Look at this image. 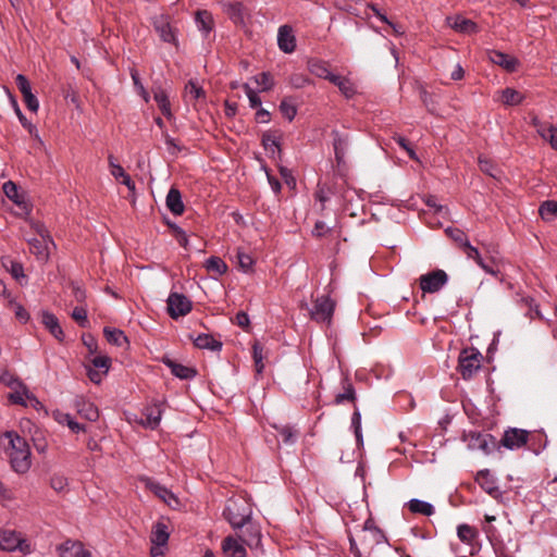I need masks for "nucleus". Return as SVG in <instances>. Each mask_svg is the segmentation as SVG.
<instances>
[{"label": "nucleus", "instance_id": "obj_36", "mask_svg": "<svg viewBox=\"0 0 557 557\" xmlns=\"http://www.w3.org/2000/svg\"><path fill=\"white\" fill-rule=\"evenodd\" d=\"M185 98L187 101L206 99V91L194 79H189L185 85Z\"/></svg>", "mask_w": 557, "mask_h": 557}, {"label": "nucleus", "instance_id": "obj_10", "mask_svg": "<svg viewBox=\"0 0 557 557\" xmlns=\"http://www.w3.org/2000/svg\"><path fill=\"white\" fill-rule=\"evenodd\" d=\"M169 537L170 532L165 523L157 522L153 524L150 535L152 544L150 554L152 557L162 556L164 554V547L168 545Z\"/></svg>", "mask_w": 557, "mask_h": 557}, {"label": "nucleus", "instance_id": "obj_33", "mask_svg": "<svg viewBox=\"0 0 557 557\" xmlns=\"http://www.w3.org/2000/svg\"><path fill=\"white\" fill-rule=\"evenodd\" d=\"M103 333H104L107 341L112 345L122 347V346L128 344V339H127L126 335L120 329L107 326L103 329Z\"/></svg>", "mask_w": 557, "mask_h": 557}, {"label": "nucleus", "instance_id": "obj_28", "mask_svg": "<svg viewBox=\"0 0 557 557\" xmlns=\"http://www.w3.org/2000/svg\"><path fill=\"white\" fill-rule=\"evenodd\" d=\"M4 195L21 208H26L24 194L20 193L18 186L13 181H8L2 186Z\"/></svg>", "mask_w": 557, "mask_h": 557}, {"label": "nucleus", "instance_id": "obj_9", "mask_svg": "<svg viewBox=\"0 0 557 557\" xmlns=\"http://www.w3.org/2000/svg\"><path fill=\"white\" fill-rule=\"evenodd\" d=\"M168 312L172 319L188 314L193 309V302L184 295L171 292L168 299Z\"/></svg>", "mask_w": 557, "mask_h": 557}, {"label": "nucleus", "instance_id": "obj_50", "mask_svg": "<svg viewBox=\"0 0 557 557\" xmlns=\"http://www.w3.org/2000/svg\"><path fill=\"white\" fill-rule=\"evenodd\" d=\"M445 232L460 248H463L469 243L467 234L458 227L448 226Z\"/></svg>", "mask_w": 557, "mask_h": 557}, {"label": "nucleus", "instance_id": "obj_25", "mask_svg": "<svg viewBox=\"0 0 557 557\" xmlns=\"http://www.w3.org/2000/svg\"><path fill=\"white\" fill-rule=\"evenodd\" d=\"M222 552L226 557H247L245 546L232 536L223 540Z\"/></svg>", "mask_w": 557, "mask_h": 557}, {"label": "nucleus", "instance_id": "obj_19", "mask_svg": "<svg viewBox=\"0 0 557 557\" xmlns=\"http://www.w3.org/2000/svg\"><path fill=\"white\" fill-rule=\"evenodd\" d=\"M487 57L492 63L502 66L504 70L508 72H515L519 64L517 58L498 50H488Z\"/></svg>", "mask_w": 557, "mask_h": 557}, {"label": "nucleus", "instance_id": "obj_24", "mask_svg": "<svg viewBox=\"0 0 557 557\" xmlns=\"http://www.w3.org/2000/svg\"><path fill=\"white\" fill-rule=\"evenodd\" d=\"M243 535L240 536L242 542L250 548H257L261 545L262 534L260 527L251 521L245 525Z\"/></svg>", "mask_w": 557, "mask_h": 557}, {"label": "nucleus", "instance_id": "obj_41", "mask_svg": "<svg viewBox=\"0 0 557 557\" xmlns=\"http://www.w3.org/2000/svg\"><path fill=\"white\" fill-rule=\"evenodd\" d=\"M362 530L369 531L371 533L373 541L376 545L387 542L384 532L379 527H376L375 522L371 518L364 521Z\"/></svg>", "mask_w": 557, "mask_h": 557}, {"label": "nucleus", "instance_id": "obj_53", "mask_svg": "<svg viewBox=\"0 0 557 557\" xmlns=\"http://www.w3.org/2000/svg\"><path fill=\"white\" fill-rule=\"evenodd\" d=\"M290 86L296 89L304 88L308 85H311L313 82L312 79L302 73H294L289 76L288 79Z\"/></svg>", "mask_w": 557, "mask_h": 557}, {"label": "nucleus", "instance_id": "obj_20", "mask_svg": "<svg viewBox=\"0 0 557 557\" xmlns=\"http://www.w3.org/2000/svg\"><path fill=\"white\" fill-rule=\"evenodd\" d=\"M476 482L488 495L494 498L502 494L494 475L487 469L478 472Z\"/></svg>", "mask_w": 557, "mask_h": 557}, {"label": "nucleus", "instance_id": "obj_29", "mask_svg": "<svg viewBox=\"0 0 557 557\" xmlns=\"http://www.w3.org/2000/svg\"><path fill=\"white\" fill-rule=\"evenodd\" d=\"M330 82L337 86L339 91L347 99L352 98L357 92L354 83L347 77L335 74L330 77Z\"/></svg>", "mask_w": 557, "mask_h": 557}, {"label": "nucleus", "instance_id": "obj_38", "mask_svg": "<svg viewBox=\"0 0 557 557\" xmlns=\"http://www.w3.org/2000/svg\"><path fill=\"white\" fill-rule=\"evenodd\" d=\"M205 268L209 273H213L215 275H223L227 271V264L216 256H211L205 262Z\"/></svg>", "mask_w": 557, "mask_h": 557}, {"label": "nucleus", "instance_id": "obj_21", "mask_svg": "<svg viewBox=\"0 0 557 557\" xmlns=\"http://www.w3.org/2000/svg\"><path fill=\"white\" fill-rule=\"evenodd\" d=\"M41 323L57 341H64L65 335L55 314L47 310H42Z\"/></svg>", "mask_w": 557, "mask_h": 557}, {"label": "nucleus", "instance_id": "obj_11", "mask_svg": "<svg viewBox=\"0 0 557 557\" xmlns=\"http://www.w3.org/2000/svg\"><path fill=\"white\" fill-rule=\"evenodd\" d=\"M529 443V431L518 428L507 429L500 440V445L509 450H516Z\"/></svg>", "mask_w": 557, "mask_h": 557}, {"label": "nucleus", "instance_id": "obj_45", "mask_svg": "<svg viewBox=\"0 0 557 557\" xmlns=\"http://www.w3.org/2000/svg\"><path fill=\"white\" fill-rule=\"evenodd\" d=\"M546 438L543 433H529L528 448L535 455H539L546 447Z\"/></svg>", "mask_w": 557, "mask_h": 557}, {"label": "nucleus", "instance_id": "obj_35", "mask_svg": "<svg viewBox=\"0 0 557 557\" xmlns=\"http://www.w3.org/2000/svg\"><path fill=\"white\" fill-rule=\"evenodd\" d=\"M30 248V252L34 253L38 259L46 260L48 259V243L49 240L39 239V238H29L27 239Z\"/></svg>", "mask_w": 557, "mask_h": 557}, {"label": "nucleus", "instance_id": "obj_14", "mask_svg": "<svg viewBox=\"0 0 557 557\" xmlns=\"http://www.w3.org/2000/svg\"><path fill=\"white\" fill-rule=\"evenodd\" d=\"M458 539L470 546V555H474L479 552L480 545L478 543L479 532L475 528L462 523L457 527Z\"/></svg>", "mask_w": 557, "mask_h": 557}, {"label": "nucleus", "instance_id": "obj_51", "mask_svg": "<svg viewBox=\"0 0 557 557\" xmlns=\"http://www.w3.org/2000/svg\"><path fill=\"white\" fill-rule=\"evenodd\" d=\"M236 257H237V260H238L239 268L245 273H248L249 271L252 270V267L255 264V260H253V258L249 253H247L243 249L238 248Z\"/></svg>", "mask_w": 557, "mask_h": 557}, {"label": "nucleus", "instance_id": "obj_54", "mask_svg": "<svg viewBox=\"0 0 557 557\" xmlns=\"http://www.w3.org/2000/svg\"><path fill=\"white\" fill-rule=\"evenodd\" d=\"M454 29L460 33H474L478 29L476 24L468 18H457L453 25Z\"/></svg>", "mask_w": 557, "mask_h": 557}, {"label": "nucleus", "instance_id": "obj_34", "mask_svg": "<svg viewBox=\"0 0 557 557\" xmlns=\"http://www.w3.org/2000/svg\"><path fill=\"white\" fill-rule=\"evenodd\" d=\"M222 8L234 23L244 22L243 4L240 2H222Z\"/></svg>", "mask_w": 557, "mask_h": 557}, {"label": "nucleus", "instance_id": "obj_32", "mask_svg": "<svg viewBox=\"0 0 557 557\" xmlns=\"http://www.w3.org/2000/svg\"><path fill=\"white\" fill-rule=\"evenodd\" d=\"M153 99L157 102L160 111L166 119H172L173 113L171 110V102L169 100V96L164 89L161 87L153 90Z\"/></svg>", "mask_w": 557, "mask_h": 557}, {"label": "nucleus", "instance_id": "obj_17", "mask_svg": "<svg viewBox=\"0 0 557 557\" xmlns=\"http://www.w3.org/2000/svg\"><path fill=\"white\" fill-rule=\"evenodd\" d=\"M277 46L284 53H292L296 49V37L289 25H282L277 30Z\"/></svg>", "mask_w": 557, "mask_h": 557}, {"label": "nucleus", "instance_id": "obj_18", "mask_svg": "<svg viewBox=\"0 0 557 557\" xmlns=\"http://www.w3.org/2000/svg\"><path fill=\"white\" fill-rule=\"evenodd\" d=\"M0 383H2L3 385H5L10 388L17 387V388L22 389L24 392V394L26 395V398L33 399L36 403H38L37 398L33 394L29 393L27 385L15 374L11 373L9 370L0 368Z\"/></svg>", "mask_w": 557, "mask_h": 557}, {"label": "nucleus", "instance_id": "obj_62", "mask_svg": "<svg viewBox=\"0 0 557 557\" xmlns=\"http://www.w3.org/2000/svg\"><path fill=\"white\" fill-rule=\"evenodd\" d=\"M243 89L249 100V104L251 108L261 107V98L259 97L258 92L250 87L248 83L243 84Z\"/></svg>", "mask_w": 557, "mask_h": 557}, {"label": "nucleus", "instance_id": "obj_63", "mask_svg": "<svg viewBox=\"0 0 557 557\" xmlns=\"http://www.w3.org/2000/svg\"><path fill=\"white\" fill-rule=\"evenodd\" d=\"M71 317L79 324L82 327H86L88 325L87 310L82 307H75L72 311Z\"/></svg>", "mask_w": 557, "mask_h": 557}, {"label": "nucleus", "instance_id": "obj_3", "mask_svg": "<svg viewBox=\"0 0 557 557\" xmlns=\"http://www.w3.org/2000/svg\"><path fill=\"white\" fill-rule=\"evenodd\" d=\"M335 307V301L327 295L318 297L314 300L312 308H310L306 301L300 304L301 309H307L309 311L311 320L318 323H325L327 325L332 323Z\"/></svg>", "mask_w": 557, "mask_h": 557}, {"label": "nucleus", "instance_id": "obj_31", "mask_svg": "<svg viewBox=\"0 0 557 557\" xmlns=\"http://www.w3.org/2000/svg\"><path fill=\"white\" fill-rule=\"evenodd\" d=\"M194 344L197 348L208 349L211 351H220L222 349V342L215 339L211 334L201 333L194 338Z\"/></svg>", "mask_w": 557, "mask_h": 557}, {"label": "nucleus", "instance_id": "obj_4", "mask_svg": "<svg viewBox=\"0 0 557 557\" xmlns=\"http://www.w3.org/2000/svg\"><path fill=\"white\" fill-rule=\"evenodd\" d=\"M331 137L336 166L339 171L346 170L352 136L349 133L334 128L331 132Z\"/></svg>", "mask_w": 557, "mask_h": 557}, {"label": "nucleus", "instance_id": "obj_27", "mask_svg": "<svg viewBox=\"0 0 557 557\" xmlns=\"http://www.w3.org/2000/svg\"><path fill=\"white\" fill-rule=\"evenodd\" d=\"M405 506L410 512L425 517H430L435 512V508L431 503L418 498L408 500Z\"/></svg>", "mask_w": 557, "mask_h": 557}, {"label": "nucleus", "instance_id": "obj_55", "mask_svg": "<svg viewBox=\"0 0 557 557\" xmlns=\"http://www.w3.org/2000/svg\"><path fill=\"white\" fill-rule=\"evenodd\" d=\"M479 166L482 172L485 174L496 178L499 171L497 166L494 164V162L487 158H484L482 156L479 157Z\"/></svg>", "mask_w": 557, "mask_h": 557}, {"label": "nucleus", "instance_id": "obj_15", "mask_svg": "<svg viewBox=\"0 0 557 557\" xmlns=\"http://www.w3.org/2000/svg\"><path fill=\"white\" fill-rule=\"evenodd\" d=\"M194 22L203 39L208 38L214 29V18L211 12L207 10H198L195 12Z\"/></svg>", "mask_w": 557, "mask_h": 557}, {"label": "nucleus", "instance_id": "obj_16", "mask_svg": "<svg viewBox=\"0 0 557 557\" xmlns=\"http://www.w3.org/2000/svg\"><path fill=\"white\" fill-rule=\"evenodd\" d=\"M161 362L171 370L174 376L181 380H193L197 375L196 369L178 363L168 356H163Z\"/></svg>", "mask_w": 557, "mask_h": 557}, {"label": "nucleus", "instance_id": "obj_26", "mask_svg": "<svg viewBox=\"0 0 557 557\" xmlns=\"http://www.w3.org/2000/svg\"><path fill=\"white\" fill-rule=\"evenodd\" d=\"M165 203H166L168 209L174 215H181V214H183V212L185 210V206H184V202L182 199V194L175 187L170 188V190L166 195V198H165Z\"/></svg>", "mask_w": 557, "mask_h": 557}, {"label": "nucleus", "instance_id": "obj_58", "mask_svg": "<svg viewBox=\"0 0 557 557\" xmlns=\"http://www.w3.org/2000/svg\"><path fill=\"white\" fill-rule=\"evenodd\" d=\"M540 136L548 141L554 150H557V126L548 125L543 133L540 131Z\"/></svg>", "mask_w": 557, "mask_h": 557}, {"label": "nucleus", "instance_id": "obj_46", "mask_svg": "<svg viewBox=\"0 0 557 557\" xmlns=\"http://www.w3.org/2000/svg\"><path fill=\"white\" fill-rule=\"evenodd\" d=\"M350 428L354 431V434H355L358 445L362 446L363 445V435H362V429H361V412L357 407H355V411L352 412V416H351Z\"/></svg>", "mask_w": 557, "mask_h": 557}, {"label": "nucleus", "instance_id": "obj_61", "mask_svg": "<svg viewBox=\"0 0 557 557\" xmlns=\"http://www.w3.org/2000/svg\"><path fill=\"white\" fill-rule=\"evenodd\" d=\"M69 485V480L62 474H53L50 479V486L57 492H65Z\"/></svg>", "mask_w": 557, "mask_h": 557}, {"label": "nucleus", "instance_id": "obj_59", "mask_svg": "<svg viewBox=\"0 0 557 557\" xmlns=\"http://www.w3.org/2000/svg\"><path fill=\"white\" fill-rule=\"evenodd\" d=\"M79 413L89 421H96L99 418V410L92 403H84L79 408Z\"/></svg>", "mask_w": 557, "mask_h": 557}, {"label": "nucleus", "instance_id": "obj_13", "mask_svg": "<svg viewBox=\"0 0 557 557\" xmlns=\"http://www.w3.org/2000/svg\"><path fill=\"white\" fill-rule=\"evenodd\" d=\"M162 413L163 405L161 403L147 405L143 409L140 423L147 429L156 430L160 425Z\"/></svg>", "mask_w": 557, "mask_h": 557}, {"label": "nucleus", "instance_id": "obj_12", "mask_svg": "<svg viewBox=\"0 0 557 557\" xmlns=\"http://www.w3.org/2000/svg\"><path fill=\"white\" fill-rule=\"evenodd\" d=\"M146 487L151 491L157 497L162 499L171 508H177L181 503L177 496L166 486L156 482L149 478L145 479Z\"/></svg>", "mask_w": 557, "mask_h": 557}, {"label": "nucleus", "instance_id": "obj_49", "mask_svg": "<svg viewBox=\"0 0 557 557\" xmlns=\"http://www.w3.org/2000/svg\"><path fill=\"white\" fill-rule=\"evenodd\" d=\"M129 75H131V78L133 81L134 87L137 90V92L140 95V97L144 99L145 102H149L150 95L147 91V89L145 88V86L143 85L139 74H138V71L136 69L132 67L129 70Z\"/></svg>", "mask_w": 557, "mask_h": 557}, {"label": "nucleus", "instance_id": "obj_22", "mask_svg": "<svg viewBox=\"0 0 557 557\" xmlns=\"http://www.w3.org/2000/svg\"><path fill=\"white\" fill-rule=\"evenodd\" d=\"M153 27L164 42L176 44L175 33L168 21V17L157 16L153 18Z\"/></svg>", "mask_w": 557, "mask_h": 557}, {"label": "nucleus", "instance_id": "obj_30", "mask_svg": "<svg viewBox=\"0 0 557 557\" xmlns=\"http://www.w3.org/2000/svg\"><path fill=\"white\" fill-rule=\"evenodd\" d=\"M2 265L7 269V271L12 275L21 284L22 281H27V277L24 273V267L21 262L13 260L9 257H3L1 259Z\"/></svg>", "mask_w": 557, "mask_h": 557}, {"label": "nucleus", "instance_id": "obj_23", "mask_svg": "<svg viewBox=\"0 0 557 557\" xmlns=\"http://www.w3.org/2000/svg\"><path fill=\"white\" fill-rule=\"evenodd\" d=\"M110 173L111 175L117 180L121 184L125 185L128 190L134 191L136 186L131 176L124 171V169L116 163L115 158L110 154L108 157Z\"/></svg>", "mask_w": 557, "mask_h": 557}, {"label": "nucleus", "instance_id": "obj_64", "mask_svg": "<svg viewBox=\"0 0 557 557\" xmlns=\"http://www.w3.org/2000/svg\"><path fill=\"white\" fill-rule=\"evenodd\" d=\"M256 83L261 86V90L267 91L273 87L271 75L268 72H262L255 77Z\"/></svg>", "mask_w": 557, "mask_h": 557}, {"label": "nucleus", "instance_id": "obj_5", "mask_svg": "<svg viewBox=\"0 0 557 557\" xmlns=\"http://www.w3.org/2000/svg\"><path fill=\"white\" fill-rule=\"evenodd\" d=\"M482 354L476 348L462 349L458 358V370L463 380H470L481 368Z\"/></svg>", "mask_w": 557, "mask_h": 557}, {"label": "nucleus", "instance_id": "obj_57", "mask_svg": "<svg viewBox=\"0 0 557 557\" xmlns=\"http://www.w3.org/2000/svg\"><path fill=\"white\" fill-rule=\"evenodd\" d=\"M521 304L529 308L528 315L533 319L534 317L543 319V315L540 311L539 305L536 304L535 299L527 296L522 297L520 299Z\"/></svg>", "mask_w": 557, "mask_h": 557}, {"label": "nucleus", "instance_id": "obj_8", "mask_svg": "<svg viewBox=\"0 0 557 557\" xmlns=\"http://www.w3.org/2000/svg\"><path fill=\"white\" fill-rule=\"evenodd\" d=\"M420 288L424 293L440 292L448 282V275L444 270L437 269L420 276Z\"/></svg>", "mask_w": 557, "mask_h": 557}, {"label": "nucleus", "instance_id": "obj_52", "mask_svg": "<svg viewBox=\"0 0 557 557\" xmlns=\"http://www.w3.org/2000/svg\"><path fill=\"white\" fill-rule=\"evenodd\" d=\"M168 226L172 230L174 237L177 243L185 249L188 248V236L187 233L176 223L168 221Z\"/></svg>", "mask_w": 557, "mask_h": 557}, {"label": "nucleus", "instance_id": "obj_48", "mask_svg": "<svg viewBox=\"0 0 557 557\" xmlns=\"http://www.w3.org/2000/svg\"><path fill=\"white\" fill-rule=\"evenodd\" d=\"M277 434L286 445H293L297 442V431L289 425H283L277 429Z\"/></svg>", "mask_w": 557, "mask_h": 557}, {"label": "nucleus", "instance_id": "obj_2", "mask_svg": "<svg viewBox=\"0 0 557 557\" xmlns=\"http://www.w3.org/2000/svg\"><path fill=\"white\" fill-rule=\"evenodd\" d=\"M252 511L243 500L228 499L223 509V517L233 529H243L251 520Z\"/></svg>", "mask_w": 557, "mask_h": 557}, {"label": "nucleus", "instance_id": "obj_43", "mask_svg": "<svg viewBox=\"0 0 557 557\" xmlns=\"http://www.w3.org/2000/svg\"><path fill=\"white\" fill-rule=\"evenodd\" d=\"M11 102L13 104L14 112L17 115L18 121L22 124V126L24 128H26L32 136L39 138L37 127L26 119V116L23 114L22 110L20 109L17 101L14 98H12Z\"/></svg>", "mask_w": 557, "mask_h": 557}, {"label": "nucleus", "instance_id": "obj_6", "mask_svg": "<svg viewBox=\"0 0 557 557\" xmlns=\"http://www.w3.org/2000/svg\"><path fill=\"white\" fill-rule=\"evenodd\" d=\"M463 441L470 450H480L485 455H490L499 446L496 438L490 433L480 431H469L463 434Z\"/></svg>", "mask_w": 557, "mask_h": 557}, {"label": "nucleus", "instance_id": "obj_60", "mask_svg": "<svg viewBox=\"0 0 557 557\" xmlns=\"http://www.w3.org/2000/svg\"><path fill=\"white\" fill-rule=\"evenodd\" d=\"M91 368L96 370H102L103 374H107L109 372V369L111 367V358L108 356H96L91 360Z\"/></svg>", "mask_w": 557, "mask_h": 557}, {"label": "nucleus", "instance_id": "obj_37", "mask_svg": "<svg viewBox=\"0 0 557 557\" xmlns=\"http://www.w3.org/2000/svg\"><path fill=\"white\" fill-rule=\"evenodd\" d=\"M282 115L292 122L297 115V104L293 97H284L278 106Z\"/></svg>", "mask_w": 557, "mask_h": 557}, {"label": "nucleus", "instance_id": "obj_42", "mask_svg": "<svg viewBox=\"0 0 557 557\" xmlns=\"http://www.w3.org/2000/svg\"><path fill=\"white\" fill-rule=\"evenodd\" d=\"M84 549L82 543L67 541L60 546V555L61 557H79Z\"/></svg>", "mask_w": 557, "mask_h": 557}, {"label": "nucleus", "instance_id": "obj_40", "mask_svg": "<svg viewBox=\"0 0 557 557\" xmlns=\"http://www.w3.org/2000/svg\"><path fill=\"white\" fill-rule=\"evenodd\" d=\"M539 213L544 221H554L557 216V201L545 200L544 202L541 203L539 208Z\"/></svg>", "mask_w": 557, "mask_h": 557}, {"label": "nucleus", "instance_id": "obj_47", "mask_svg": "<svg viewBox=\"0 0 557 557\" xmlns=\"http://www.w3.org/2000/svg\"><path fill=\"white\" fill-rule=\"evenodd\" d=\"M502 101L507 106H517L523 101V96L512 88H505L502 91Z\"/></svg>", "mask_w": 557, "mask_h": 557}, {"label": "nucleus", "instance_id": "obj_56", "mask_svg": "<svg viewBox=\"0 0 557 557\" xmlns=\"http://www.w3.org/2000/svg\"><path fill=\"white\" fill-rule=\"evenodd\" d=\"M9 305L13 309L15 318L21 323L25 324L29 321L30 315H29L28 311L21 304L16 302L14 299H10Z\"/></svg>", "mask_w": 557, "mask_h": 557}, {"label": "nucleus", "instance_id": "obj_44", "mask_svg": "<svg viewBox=\"0 0 557 557\" xmlns=\"http://www.w3.org/2000/svg\"><path fill=\"white\" fill-rule=\"evenodd\" d=\"M262 146L267 151L271 152L272 157H274L275 153L281 156L282 149L280 140L271 133L267 132L262 135Z\"/></svg>", "mask_w": 557, "mask_h": 557}, {"label": "nucleus", "instance_id": "obj_1", "mask_svg": "<svg viewBox=\"0 0 557 557\" xmlns=\"http://www.w3.org/2000/svg\"><path fill=\"white\" fill-rule=\"evenodd\" d=\"M3 436L9 440L8 455L12 469L16 473H26L32 466L28 443L15 431H5Z\"/></svg>", "mask_w": 557, "mask_h": 557}, {"label": "nucleus", "instance_id": "obj_7", "mask_svg": "<svg viewBox=\"0 0 557 557\" xmlns=\"http://www.w3.org/2000/svg\"><path fill=\"white\" fill-rule=\"evenodd\" d=\"M0 549L7 552L20 550L23 554L30 553L29 543L22 536L21 533L13 530L0 531Z\"/></svg>", "mask_w": 557, "mask_h": 557}, {"label": "nucleus", "instance_id": "obj_39", "mask_svg": "<svg viewBox=\"0 0 557 557\" xmlns=\"http://www.w3.org/2000/svg\"><path fill=\"white\" fill-rule=\"evenodd\" d=\"M308 70L314 76L327 79L329 82L330 77H332V75H335L329 70L327 65L323 61H309Z\"/></svg>", "mask_w": 557, "mask_h": 557}]
</instances>
